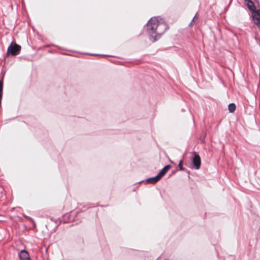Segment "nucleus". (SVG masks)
I'll use <instances>...</instances> for the list:
<instances>
[{"mask_svg": "<svg viewBox=\"0 0 260 260\" xmlns=\"http://www.w3.org/2000/svg\"><path fill=\"white\" fill-rule=\"evenodd\" d=\"M168 28L167 23L159 17L151 18L147 24L149 39L153 42L158 40Z\"/></svg>", "mask_w": 260, "mask_h": 260, "instance_id": "1", "label": "nucleus"}, {"mask_svg": "<svg viewBox=\"0 0 260 260\" xmlns=\"http://www.w3.org/2000/svg\"><path fill=\"white\" fill-rule=\"evenodd\" d=\"M171 166L167 165L162 169H161L158 174L154 177L149 178L147 180L148 182L154 183L158 181L170 169Z\"/></svg>", "mask_w": 260, "mask_h": 260, "instance_id": "2", "label": "nucleus"}, {"mask_svg": "<svg viewBox=\"0 0 260 260\" xmlns=\"http://www.w3.org/2000/svg\"><path fill=\"white\" fill-rule=\"evenodd\" d=\"M67 50L69 52V53H68V54H70V53H73V54H72V55L76 56H78L77 54H83V55L86 54V55H91V56H98V57L114 56V55H111V54H99V53H91L84 52H76V51H73L72 50Z\"/></svg>", "mask_w": 260, "mask_h": 260, "instance_id": "3", "label": "nucleus"}, {"mask_svg": "<svg viewBox=\"0 0 260 260\" xmlns=\"http://www.w3.org/2000/svg\"><path fill=\"white\" fill-rule=\"evenodd\" d=\"M252 18L255 20L254 23L256 25L260 24V9H255L251 12Z\"/></svg>", "mask_w": 260, "mask_h": 260, "instance_id": "4", "label": "nucleus"}, {"mask_svg": "<svg viewBox=\"0 0 260 260\" xmlns=\"http://www.w3.org/2000/svg\"><path fill=\"white\" fill-rule=\"evenodd\" d=\"M193 164L197 169H199L200 168L201 166V158L200 156L196 154L194 155V156L193 158Z\"/></svg>", "mask_w": 260, "mask_h": 260, "instance_id": "5", "label": "nucleus"}, {"mask_svg": "<svg viewBox=\"0 0 260 260\" xmlns=\"http://www.w3.org/2000/svg\"><path fill=\"white\" fill-rule=\"evenodd\" d=\"M19 257L20 260H30L28 253L25 250H21Z\"/></svg>", "mask_w": 260, "mask_h": 260, "instance_id": "6", "label": "nucleus"}, {"mask_svg": "<svg viewBox=\"0 0 260 260\" xmlns=\"http://www.w3.org/2000/svg\"><path fill=\"white\" fill-rule=\"evenodd\" d=\"M20 50H7V56H15L20 53Z\"/></svg>", "mask_w": 260, "mask_h": 260, "instance_id": "7", "label": "nucleus"}, {"mask_svg": "<svg viewBox=\"0 0 260 260\" xmlns=\"http://www.w3.org/2000/svg\"><path fill=\"white\" fill-rule=\"evenodd\" d=\"M247 7L251 11V12L256 9L255 5L251 0L248 1V2L247 3Z\"/></svg>", "mask_w": 260, "mask_h": 260, "instance_id": "8", "label": "nucleus"}, {"mask_svg": "<svg viewBox=\"0 0 260 260\" xmlns=\"http://www.w3.org/2000/svg\"><path fill=\"white\" fill-rule=\"evenodd\" d=\"M7 49H21V46L15 42H12Z\"/></svg>", "mask_w": 260, "mask_h": 260, "instance_id": "9", "label": "nucleus"}, {"mask_svg": "<svg viewBox=\"0 0 260 260\" xmlns=\"http://www.w3.org/2000/svg\"><path fill=\"white\" fill-rule=\"evenodd\" d=\"M236 106L235 104L232 103L229 105L228 108L229 112L231 113L234 112L236 110Z\"/></svg>", "mask_w": 260, "mask_h": 260, "instance_id": "10", "label": "nucleus"}, {"mask_svg": "<svg viewBox=\"0 0 260 260\" xmlns=\"http://www.w3.org/2000/svg\"><path fill=\"white\" fill-rule=\"evenodd\" d=\"M3 81L0 80V96H2L3 95Z\"/></svg>", "mask_w": 260, "mask_h": 260, "instance_id": "11", "label": "nucleus"}, {"mask_svg": "<svg viewBox=\"0 0 260 260\" xmlns=\"http://www.w3.org/2000/svg\"><path fill=\"white\" fill-rule=\"evenodd\" d=\"M182 170V162L181 161H180V170Z\"/></svg>", "mask_w": 260, "mask_h": 260, "instance_id": "12", "label": "nucleus"}, {"mask_svg": "<svg viewBox=\"0 0 260 260\" xmlns=\"http://www.w3.org/2000/svg\"><path fill=\"white\" fill-rule=\"evenodd\" d=\"M195 17H196V16L193 17V18L192 19L191 22L189 24V26H191L192 25V22H193Z\"/></svg>", "mask_w": 260, "mask_h": 260, "instance_id": "13", "label": "nucleus"}, {"mask_svg": "<svg viewBox=\"0 0 260 260\" xmlns=\"http://www.w3.org/2000/svg\"><path fill=\"white\" fill-rule=\"evenodd\" d=\"M256 26L258 28L259 30H260V24H258V25H256Z\"/></svg>", "mask_w": 260, "mask_h": 260, "instance_id": "14", "label": "nucleus"}, {"mask_svg": "<svg viewBox=\"0 0 260 260\" xmlns=\"http://www.w3.org/2000/svg\"><path fill=\"white\" fill-rule=\"evenodd\" d=\"M49 52H50V53H52V52L51 50H49Z\"/></svg>", "mask_w": 260, "mask_h": 260, "instance_id": "15", "label": "nucleus"}]
</instances>
